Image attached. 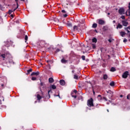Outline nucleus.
Returning a JSON list of instances; mask_svg holds the SVG:
<instances>
[{"instance_id": "obj_40", "label": "nucleus", "mask_w": 130, "mask_h": 130, "mask_svg": "<svg viewBox=\"0 0 130 130\" xmlns=\"http://www.w3.org/2000/svg\"><path fill=\"white\" fill-rule=\"evenodd\" d=\"M2 57L3 58H6V55L5 54H3L1 55Z\"/></svg>"}, {"instance_id": "obj_4", "label": "nucleus", "mask_w": 130, "mask_h": 130, "mask_svg": "<svg viewBox=\"0 0 130 130\" xmlns=\"http://www.w3.org/2000/svg\"><path fill=\"white\" fill-rule=\"evenodd\" d=\"M37 98L38 101H40V100H41L42 98H44V96H43V94H42V96L40 95L39 94H38L37 95Z\"/></svg>"}, {"instance_id": "obj_15", "label": "nucleus", "mask_w": 130, "mask_h": 130, "mask_svg": "<svg viewBox=\"0 0 130 130\" xmlns=\"http://www.w3.org/2000/svg\"><path fill=\"white\" fill-rule=\"evenodd\" d=\"M125 14L126 16H129L130 17V9H128Z\"/></svg>"}, {"instance_id": "obj_19", "label": "nucleus", "mask_w": 130, "mask_h": 130, "mask_svg": "<svg viewBox=\"0 0 130 130\" xmlns=\"http://www.w3.org/2000/svg\"><path fill=\"white\" fill-rule=\"evenodd\" d=\"M71 95L72 97H73L75 99L77 98V94H74V92H72Z\"/></svg>"}, {"instance_id": "obj_22", "label": "nucleus", "mask_w": 130, "mask_h": 130, "mask_svg": "<svg viewBox=\"0 0 130 130\" xmlns=\"http://www.w3.org/2000/svg\"><path fill=\"white\" fill-rule=\"evenodd\" d=\"M93 43H97V39L96 38H93L92 40Z\"/></svg>"}, {"instance_id": "obj_42", "label": "nucleus", "mask_w": 130, "mask_h": 130, "mask_svg": "<svg viewBox=\"0 0 130 130\" xmlns=\"http://www.w3.org/2000/svg\"><path fill=\"white\" fill-rule=\"evenodd\" d=\"M74 78L76 80H78V77L77 75H74Z\"/></svg>"}, {"instance_id": "obj_55", "label": "nucleus", "mask_w": 130, "mask_h": 130, "mask_svg": "<svg viewBox=\"0 0 130 130\" xmlns=\"http://www.w3.org/2000/svg\"><path fill=\"white\" fill-rule=\"evenodd\" d=\"M18 8H19V4L18 3V5H17V7L15 9H16V10H17V9H18Z\"/></svg>"}, {"instance_id": "obj_44", "label": "nucleus", "mask_w": 130, "mask_h": 130, "mask_svg": "<svg viewBox=\"0 0 130 130\" xmlns=\"http://www.w3.org/2000/svg\"><path fill=\"white\" fill-rule=\"evenodd\" d=\"M127 42V39H126V38H125L124 40H123V42L124 43H125V42Z\"/></svg>"}, {"instance_id": "obj_60", "label": "nucleus", "mask_w": 130, "mask_h": 130, "mask_svg": "<svg viewBox=\"0 0 130 130\" xmlns=\"http://www.w3.org/2000/svg\"><path fill=\"white\" fill-rule=\"evenodd\" d=\"M49 65V69L50 70V64H48Z\"/></svg>"}, {"instance_id": "obj_9", "label": "nucleus", "mask_w": 130, "mask_h": 130, "mask_svg": "<svg viewBox=\"0 0 130 130\" xmlns=\"http://www.w3.org/2000/svg\"><path fill=\"white\" fill-rule=\"evenodd\" d=\"M4 54H5L6 57H11L12 56V55H11V53H10V52H6Z\"/></svg>"}, {"instance_id": "obj_18", "label": "nucleus", "mask_w": 130, "mask_h": 130, "mask_svg": "<svg viewBox=\"0 0 130 130\" xmlns=\"http://www.w3.org/2000/svg\"><path fill=\"white\" fill-rule=\"evenodd\" d=\"M53 82H54V80H53V78H50L49 79V83H53Z\"/></svg>"}, {"instance_id": "obj_48", "label": "nucleus", "mask_w": 130, "mask_h": 130, "mask_svg": "<svg viewBox=\"0 0 130 130\" xmlns=\"http://www.w3.org/2000/svg\"><path fill=\"white\" fill-rule=\"evenodd\" d=\"M2 87L3 88V89H4V88H5V85L4 84L1 85Z\"/></svg>"}, {"instance_id": "obj_6", "label": "nucleus", "mask_w": 130, "mask_h": 130, "mask_svg": "<svg viewBox=\"0 0 130 130\" xmlns=\"http://www.w3.org/2000/svg\"><path fill=\"white\" fill-rule=\"evenodd\" d=\"M122 24L123 26L126 27V26H127V25H128V22H127V21H126L125 20H122Z\"/></svg>"}, {"instance_id": "obj_54", "label": "nucleus", "mask_w": 130, "mask_h": 130, "mask_svg": "<svg viewBox=\"0 0 130 130\" xmlns=\"http://www.w3.org/2000/svg\"><path fill=\"white\" fill-rule=\"evenodd\" d=\"M16 9H11L12 12H15V11H16Z\"/></svg>"}, {"instance_id": "obj_46", "label": "nucleus", "mask_w": 130, "mask_h": 130, "mask_svg": "<svg viewBox=\"0 0 130 130\" xmlns=\"http://www.w3.org/2000/svg\"><path fill=\"white\" fill-rule=\"evenodd\" d=\"M73 93H75V95H76V94H77V90H74Z\"/></svg>"}, {"instance_id": "obj_64", "label": "nucleus", "mask_w": 130, "mask_h": 130, "mask_svg": "<svg viewBox=\"0 0 130 130\" xmlns=\"http://www.w3.org/2000/svg\"><path fill=\"white\" fill-rule=\"evenodd\" d=\"M72 73L74 74V73H75V71L73 70Z\"/></svg>"}, {"instance_id": "obj_32", "label": "nucleus", "mask_w": 130, "mask_h": 130, "mask_svg": "<svg viewBox=\"0 0 130 130\" xmlns=\"http://www.w3.org/2000/svg\"><path fill=\"white\" fill-rule=\"evenodd\" d=\"M92 28H97V23H93L92 24Z\"/></svg>"}, {"instance_id": "obj_33", "label": "nucleus", "mask_w": 130, "mask_h": 130, "mask_svg": "<svg viewBox=\"0 0 130 130\" xmlns=\"http://www.w3.org/2000/svg\"><path fill=\"white\" fill-rule=\"evenodd\" d=\"M91 46H92L93 49H95V48H96V45L94 44H92Z\"/></svg>"}, {"instance_id": "obj_49", "label": "nucleus", "mask_w": 130, "mask_h": 130, "mask_svg": "<svg viewBox=\"0 0 130 130\" xmlns=\"http://www.w3.org/2000/svg\"><path fill=\"white\" fill-rule=\"evenodd\" d=\"M18 1H19V0H15V3H16V5H17V6H18Z\"/></svg>"}, {"instance_id": "obj_8", "label": "nucleus", "mask_w": 130, "mask_h": 130, "mask_svg": "<svg viewBox=\"0 0 130 130\" xmlns=\"http://www.w3.org/2000/svg\"><path fill=\"white\" fill-rule=\"evenodd\" d=\"M59 83L60 85H61V86H64V85H66V81H64V80H63V79L60 80Z\"/></svg>"}, {"instance_id": "obj_7", "label": "nucleus", "mask_w": 130, "mask_h": 130, "mask_svg": "<svg viewBox=\"0 0 130 130\" xmlns=\"http://www.w3.org/2000/svg\"><path fill=\"white\" fill-rule=\"evenodd\" d=\"M99 24L100 25H104V24H105V21L103 20L99 19Z\"/></svg>"}, {"instance_id": "obj_34", "label": "nucleus", "mask_w": 130, "mask_h": 130, "mask_svg": "<svg viewBox=\"0 0 130 130\" xmlns=\"http://www.w3.org/2000/svg\"><path fill=\"white\" fill-rule=\"evenodd\" d=\"M59 51H60V49H58V48H57L56 49V51H55V53H57V52H59Z\"/></svg>"}, {"instance_id": "obj_53", "label": "nucleus", "mask_w": 130, "mask_h": 130, "mask_svg": "<svg viewBox=\"0 0 130 130\" xmlns=\"http://www.w3.org/2000/svg\"><path fill=\"white\" fill-rule=\"evenodd\" d=\"M63 17H64V18H67V17H68V15H67V14H64V15H63Z\"/></svg>"}, {"instance_id": "obj_56", "label": "nucleus", "mask_w": 130, "mask_h": 130, "mask_svg": "<svg viewBox=\"0 0 130 130\" xmlns=\"http://www.w3.org/2000/svg\"><path fill=\"white\" fill-rule=\"evenodd\" d=\"M128 10H130V3H129V4H128Z\"/></svg>"}, {"instance_id": "obj_13", "label": "nucleus", "mask_w": 130, "mask_h": 130, "mask_svg": "<svg viewBox=\"0 0 130 130\" xmlns=\"http://www.w3.org/2000/svg\"><path fill=\"white\" fill-rule=\"evenodd\" d=\"M103 30L104 32H105L106 31H107V30H108V27H107L106 26H104L103 27Z\"/></svg>"}, {"instance_id": "obj_29", "label": "nucleus", "mask_w": 130, "mask_h": 130, "mask_svg": "<svg viewBox=\"0 0 130 130\" xmlns=\"http://www.w3.org/2000/svg\"><path fill=\"white\" fill-rule=\"evenodd\" d=\"M67 25L68 26V27H73V24L71 23L68 22Z\"/></svg>"}, {"instance_id": "obj_11", "label": "nucleus", "mask_w": 130, "mask_h": 130, "mask_svg": "<svg viewBox=\"0 0 130 130\" xmlns=\"http://www.w3.org/2000/svg\"><path fill=\"white\" fill-rule=\"evenodd\" d=\"M40 85V89H41V88L45 87V84H44L43 82H41Z\"/></svg>"}, {"instance_id": "obj_26", "label": "nucleus", "mask_w": 130, "mask_h": 130, "mask_svg": "<svg viewBox=\"0 0 130 130\" xmlns=\"http://www.w3.org/2000/svg\"><path fill=\"white\" fill-rule=\"evenodd\" d=\"M115 85L114 81H112L110 83V86L113 87Z\"/></svg>"}, {"instance_id": "obj_50", "label": "nucleus", "mask_w": 130, "mask_h": 130, "mask_svg": "<svg viewBox=\"0 0 130 130\" xmlns=\"http://www.w3.org/2000/svg\"><path fill=\"white\" fill-rule=\"evenodd\" d=\"M18 1H19V0H15V3H16V5H17V6H18Z\"/></svg>"}, {"instance_id": "obj_52", "label": "nucleus", "mask_w": 130, "mask_h": 130, "mask_svg": "<svg viewBox=\"0 0 130 130\" xmlns=\"http://www.w3.org/2000/svg\"><path fill=\"white\" fill-rule=\"evenodd\" d=\"M125 30H126L127 33H129L130 32V31H129V30L128 29H127L126 28H125Z\"/></svg>"}, {"instance_id": "obj_28", "label": "nucleus", "mask_w": 130, "mask_h": 130, "mask_svg": "<svg viewBox=\"0 0 130 130\" xmlns=\"http://www.w3.org/2000/svg\"><path fill=\"white\" fill-rule=\"evenodd\" d=\"M51 89H53V90H55V89H56V86H55L54 84H53L51 86Z\"/></svg>"}, {"instance_id": "obj_39", "label": "nucleus", "mask_w": 130, "mask_h": 130, "mask_svg": "<svg viewBox=\"0 0 130 130\" xmlns=\"http://www.w3.org/2000/svg\"><path fill=\"white\" fill-rule=\"evenodd\" d=\"M12 13H13V11H12V10H9L8 11V14H9V15H11Z\"/></svg>"}, {"instance_id": "obj_20", "label": "nucleus", "mask_w": 130, "mask_h": 130, "mask_svg": "<svg viewBox=\"0 0 130 130\" xmlns=\"http://www.w3.org/2000/svg\"><path fill=\"white\" fill-rule=\"evenodd\" d=\"M98 99H99V100H100V101H101V100H102V96L100 94L98 95Z\"/></svg>"}, {"instance_id": "obj_27", "label": "nucleus", "mask_w": 130, "mask_h": 130, "mask_svg": "<svg viewBox=\"0 0 130 130\" xmlns=\"http://www.w3.org/2000/svg\"><path fill=\"white\" fill-rule=\"evenodd\" d=\"M78 30V26L77 25H75L73 27V30L74 31H77Z\"/></svg>"}, {"instance_id": "obj_47", "label": "nucleus", "mask_w": 130, "mask_h": 130, "mask_svg": "<svg viewBox=\"0 0 130 130\" xmlns=\"http://www.w3.org/2000/svg\"><path fill=\"white\" fill-rule=\"evenodd\" d=\"M103 99L105 100V101H107V98H106V97H104Z\"/></svg>"}, {"instance_id": "obj_51", "label": "nucleus", "mask_w": 130, "mask_h": 130, "mask_svg": "<svg viewBox=\"0 0 130 130\" xmlns=\"http://www.w3.org/2000/svg\"><path fill=\"white\" fill-rule=\"evenodd\" d=\"M62 13H67V11H65L64 10H61Z\"/></svg>"}, {"instance_id": "obj_37", "label": "nucleus", "mask_w": 130, "mask_h": 130, "mask_svg": "<svg viewBox=\"0 0 130 130\" xmlns=\"http://www.w3.org/2000/svg\"><path fill=\"white\" fill-rule=\"evenodd\" d=\"M50 92H51V93H52V91L51 90V89H50V90H49V91H48V95H49V98H50V94H49V93H50Z\"/></svg>"}, {"instance_id": "obj_2", "label": "nucleus", "mask_w": 130, "mask_h": 130, "mask_svg": "<svg viewBox=\"0 0 130 130\" xmlns=\"http://www.w3.org/2000/svg\"><path fill=\"white\" fill-rule=\"evenodd\" d=\"M129 75L128 71H125L124 72L122 75V77L123 79H126L127 78V76Z\"/></svg>"}, {"instance_id": "obj_10", "label": "nucleus", "mask_w": 130, "mask_h": 130, "mask_svg": "<svg viewBox=\"0 0 130 130\" xmlns=\"http://www.w3.org/2000/svg\"><path fill=\"white\" fill-rule=\"evenodd\" d=\"M39 75V72H32L31 74V76H38Z\"/></svg>"}, {"instance_id": "obj_25", "label": "nucleus", "mask_w": 130, "mask_h": 130, "mask_svg": "<svg viewBox=\"0 0 130 130\" xmlns=\"http://www.w3.org/2000/svg\"><path fill=\"white\" fill-rule=\"evenodd\" d=\"M114 41V40L111 38H110V39L108 40V42L109 43H111V42Z\"/></svg>"}, {"instance_id": "obj_38", "label": "nucleus", "mask_w": 130, "mask_h": 130, "mask_svg": "<svg viewBox=\"0 0 130 130\" xmlns=\"http://www.w3.org/2000/svg\"><path fill=\"white\" fill-rule=\"evenodd\" d=\"M37 79V78L36 77H32L31 78L32 81H36Z\"/></svg>"}, {"instance_id": "obj_57", "label": "nucleus", "mask_w": 130, "mask_h": 130, "mask_svg": "<svg viewBox=\"0 0 130 130\" xmlns=\"http://www.w3.org/2000/svg\"><path fill=\"white\" fill-rule=\"evenodd\" d=\"M113 24H115V23H116L115 20H113Z\"/></svg>"}, {"instance_id": "obj_14", "label": "nucleus", "mask_w": 130, "mask_h": 130, "mask_svg": "<svg viewBox=\"0 0 130 130\" xmlns=\"http://www.w3.org/2000/svg\"><path fill=\"white\" fill-rule=\"evenodd\" d=\"M103 79L104 80H107L108 79V75L107 74H104L103 75Z\"/></svg>"}, {"instance_id": "obj_43", "label": "nucleus", "mask_w": 130, "mask_h": 130, "mask_svg": "<svg viewBox=\"0 0 130 130\" xmlns=\"http://www.w3.org/2000/svg\"><path fill=\"white\" fill-rule=\"evenodd\" d=\"M47 62L48 63L49 62H50L51 63H52V61L50 60H47Z\"/></svg>"}, {"instance_id": "obj_62", "label": "nucleus", "mask_w": 130, "mask_h": 130, "mask_svg": "<svg viewBox=\"0 0 130 130\" xmlns=\"http://www.w3.org/2000/svg\"><path fill=\"white\" fill-rule=\"evenodd\" d=\"M127 29H129V26L127 27V28H126Z\"/></svg>"}, {"instance_id": "obj_45", "label": "nucleus", "mask_w": 130, "mask_h": 130, "mask_svg": "<svg viewBox=\"0 0 130 130\" xmlns=\"http://www.w3.org/2000/svg\"><path fill=\"white\" fill-rule=\"evenodd\" d=\"M121 18L123 19V20H124V19H125V17H124V16H122L121 17Z\"/></svg>"}, {"instance_id": "obj_36", "label": "nucleus", "mask_w": 130, "mask_h": 130, "mask_svg": "<svg viewBox=\"0 0 130 130\" xmlns=\"http://www.w3.org/2000/svg\"><path fill=\"white\" fill-rule=\"evenodd\" d=\"M81 57H82L83 60H86V56H85V55H82Z\"/></svg>"}, {"instance_id": "obj_41", "label": "nucleus", "mask_w": 130, "mask_h": 130, "mask_svg": "<svg viewBox=\"0 0 130 130\" xmlns=\"http://www.w3.org/2000/svg\"><path fill=\"white\" fill-rule=\"evenodd\" d=\"M127 99L128 100H130V94H128L127 95Z\"/></svg>"}, {"instance_id": "obj_59", "label": "nucleus", "mask_w": 130, "mask_h": 130, "mask_svg": "<svg viewBox=\"0 0 130 130\" xmlns=\"http://www.w3.org/2000/svg\"><path fill=\"white\" fill-rule=\"evenodd\" d=\"M93 95H95V91H94L93 89Z\"/></svg>"}, {"instance_id": "obj_16", "label": "nucleus", "mask_w": 130, "mask_h": 130, "mask_svg": "<svg viewBox=\"0 0 130 130\" xmlns=\"http://www.w3.org/2000/svg\"><path fill=\"white\" fill-rule=\"evenodd\" d=\"M32 69H30L27 71L26 75H29L30 73H32Z\"/></svg>"}, {"instance_id": "obj_35", "label": "nucleus", "mask_w": 130, "mask_h": 130, "mask_svg": "<svg viewBox=\"0 0 130 130\" xmlns=\"http://www.w3.org/2000/svg\"><path fill=\"white\" fill-rule=\"evenodd\" d=\"M24 39H25V43L27 42V41H28V36L25 35V36Z\"/></svg>"}, {"instance_id": "obj_5", "label": "nucleus", "mask_w": 130, "mask_h": 130, "mask_svg": "<svg viewBox=\"0 0 130 130\" xmlns=\"http://www.w3.org/2000/svg\"><path fill=\"white\" fill-rule=\"evenodd\" d=\"M119 14H120V15H122V14H124V9L123 8H120L119 11Z\"/></svg>"}, {"instance_id": "obj_58", "label": "nucleus", "mask_w": 130, "mask_h": 130, "mask_svg": "<svg viewBox=\"0 0 130 130\" xmlns=\"http://www.w3.org/2000/svg\"><path fill=\"white\" fill-rule=\"evenodd\" d=\"M11 17H12V18H14V15L13 14H11Z\"/></svg>"}, {"instance_id": "obj_63", "label": "nucleus", "mask_w": 130, "mask_h": 130, "mask_svg": "<svg viewBox=\"0 0 130 130\" xmlns=\"http://www.w3.org/2000/svg\"><path fill=\"white\" fill-rule=\"evenodd\" d=\"M110 15V13H108V15L109 16Z\"/></svg>"}, {"instance_id": "obj_61", "label": "nucleus", "mask_w": 130, "mask_h": 130, "mask_svg": "<svg viewBox=\"0 0 130 130\" xmlns=\"http://www.w3.org/2000/svg\"><path fill=\"white\" fill-rule=\"evenodd\" d=\"M123 96V95H122V94L120 95V97H121V98H122Z\"/></svg>"}, {"instance_id": "obj_12", "label": "nucleus", "mask_w": 130, "mask_h": 130, "mask_svg": "<svg viewBox=\"0 0 130 130\" xmlns=\"http://www.w3.org/2000/svg\"><path fill=\"white\" fill-rule=\"evenodd\" d=\"M121 28H122V25L120 24V23H118L116 28L121 29Z\"/></svg>"}, {"instance_id": "obj_3", "label": "nucleus", "mask_w": 130, "mask_h": 130, "mask_svg": "<svg viewBox=\"0 0 130 130\" xmlns=\"http://www.w3.org/2000/svg\"><path fill=\"white\" fill-rule=\"evenodd\" d=\"M107 92L109 95V98L110 99H111V98H112V97H113V92H112L111 90H109Z\"/></svg>"}, {"instance_id": "obj_24", "label": "nucleus", "mask_w": 130, "mask_h": 130, "mask_svg": "<svg viewBox=\"0 0 130 130\" xmlns=\"http://www.w3.org/2000/svg\"><path fill=\"white\" fill-rule=\"evenodd\" d=\"M116 71V69L114 67H112L110 69L111 72H115Z\"/></svg>"}, {"instance_id": "obj_30", "label": "nucleus", "mask_w": 130, "mask_h": 130, "mask_svg": "<svg viewBox=\"0 0 130 130\" xmlns=\"http://www.w3.org/2000/svg\"><path fill=\"white\" fill-rule=\"evenodd\" d=\"M85 83H87V84H90V86L93 88V85L92 84V83L91 81H85Z\"/></svg>"}, {"instance_id": "obj_23", "label": "nucleus", "mask_w": 130, "mask_h": 130, "mask_svg": "<svg viewBox=\"0 0 130 130\" xmlns=\"http://www.w3.org/2000/svg\"><path fill=\"white\" fill-rule=\"evenodd\" d=\"M61 61L62 63H66L68 61V60H66V59H64V58H62L61 60Z\"/></svg>"}, {"instance_id": "obj_1", "label": "nucleus", "mask_w": 130, "mask_h": 130, "mask_svg": "<svg viewBox=\"0 0 130 130\" xmlns=\"http://www.w3.org/2000/svg\"><path fill=\"white\" fill-rule=\"evenodd\" d=\"M93 101L94 100H93V98H91L87 101V106H88L89 107H94Z\"/></svg>"}, {"instance_id": "obj_21", "label": "nucleus", "mask_w": 130, "mask_h": 130, "mask_svg": "<svg viewBox=\"0 0 130 130\" xmlns=\"http://www.w3.org/2000/svg\"><path fill=\"white\" fill-rule=\"evenodd\" d=\"M125 32H123V31H121L120 32V35H121V36H122V37H123L124 36V35H125Z\"/></svg>"}, {"instance_id": "obj_31", "label": "nucleus", "mask_w": 130, "mask_h": 130, "mask_svg": "<svg viewBox=\"0 0 130 130\" xmlns=\"http://www.w3.org/2000/svg\"><path fill=\"white\" fill-rule=\"evenodd\" d=\"M54 97H59V98L60 99V95H59V92H58V95H56V94H54Z\"/></svg>"}, {"instance_id": "obj_17", "label": "nucleus", "mask_w": 130, "mask_h": 130, "mask_svg": "<svg viewBox=\"0 0 130 130\" xmlns=\"http://www.w3.org/2000/svg\"><path fill=\"white\" fill-rule=\"evenodd\" d=\"M9 63H14V61H13V58L11 57L9 59Z\"/></svg>"}]
</instances>
